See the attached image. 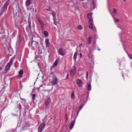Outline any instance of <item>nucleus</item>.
Masks as SVG:
<instances>
[{"mask_svg": "<svg viewBox=\"0 0 132 132\" xmlns=\"http://www.w3.org/2000/svg\"><path fill=\"white\" fill-rule=\"evenodd\" d=\"M92 15L91 14H88L87 15V18L89 20V22L90 23L89 28L93 30L95 29V27L93 23V19H92Z\"/></svg>", "mask_w": 132, "mask_h": 132, "instance_id": "f257e3e1", "label": "nucleus"}, {"mask_svg": "<svg viewBox=\"0 0 132 132\" xmlns=\"http://www.w3.org/2000/svg\"><path fill=\"white\" fill-rule=\"evenodd\" d=\"M14 58L13 57H12L10 61V62L8 63L7 64L5 68V71H8L10 69V67L11 66L13 62V61L14 59Z\"/></svg>", "mask_w": 132, "mask_h": 132, "instance_id": "f03ea898", "label": "nucleus"}, {"mask_svg": "<svg viewBox=\"0 0 132 132\" xmlns=\"http://www.w3.org/2000/svg\"><path fill=\"white\" fill-rule=\"evenodd\" d=\"M45 126V125L44 123L41 124L38 128V132H42Z\"/></svg>", "mask_w": 132, "mask_h": 132, "instance_id": "7ed1b4c3", "label": "nucleus"}, {"mask_svg": "<svg viewBox=\"0 0 132 132\" xmlns=\"http://www.w3.org/2000/svg\"><path fill=\"white\" fill-rule=\"evenodd\" d=\"M37 19L38 20V21L39 22L41 27L42 28H43L44 26V22L41 18L39 17H37Z\"/></svg>", "mask_w": 132, "mask_h": 132, "instance_id": "20e7f679", "label": "nucleus"}, {"mask_svg": "<svg viewBox=\"0 0 132 132\" xmlns=\"http://www.w3.org/2000/svg\"><path fill=\"white\" fill-rule=\"evenodd\" d=\"M57 82V80L56 76L54 77L52 79L51 83L52 85H54L56 84Z\"/></svg>", "mask_w": 132, "mask_h": 132, "instance_id": "39448f33", "label": "nucleus"}, {"mask_svg": "<svg viewBox=\"0 0 132 132\" xmlns=\"http://www.w3.org/2000/svg\"><path fill=\"white\" fill-rule=\"evenodd\" d=\"M77 85L79 87H82V81L80 79H78L76 81Z\"/></svg>", "mask_w": 132, "mask_h": 132, "instance_id": "423d86ee", "label": "nucleus"}, {"mask_svg": "<svg viewBox=\"0 0 132 132\" xmlns=\"http://www.w3.org/2000/svg\"><path fill=\"white\" fill-rule=\"evenodd\" d=\"M76 119V118H75V119L72 121L71 123L70 126L69 127V128L71 129H72L74 126L75 123Z\"/></svg>", "mask_w": 132, "mask_h": 132, "instance_id": "0eeeda50", "label": "nucleus"}, {"mask_svg": "<svg viewBox=\"0 0 132 132\" xmlns=\"http://www.w3.org/2000/svg\"><path fill=\"white\" fill-rule=\"evenodd\" d=\"M74 67L75 69V70L72 69L71 71L70 75L72 76H74L75 75L76 70V68L75 66H74Z\"/></svg>", "mask_w": 132, "mask_h": 132, "instance_id": "6e6552de", "label": "nucleus"}, {"mask_svg": "<svg viewBox=\"0 0 132 132\" xmlns=\"http://www.w3.org/2000/svg\"><path fill=\"white\" fill-rule=\"evenodd\" d=\"M58 52L59 54L62 56H63L64 55V53L63 52V50L61 48H60L58 50Z\"/></svg>", "mask_w": 132, "mask_h": 132, "instance_id": "1a4fd4ad", "label": "nucleus"}, {"mask_svg": "<svg viewBox=\"0 0 132 132\" xmlns=\"http://www.w3.org/2000/svg\"><path fill=\"white\" fill-rule=\"evenodd\" d=\"M46 46V47H48L49 46V39H46L45 40Z\"/></svg>", "mask_w": 132, "mask_h": 132, "instance_id": "9d476101", "label": "nucleus"}, {"mask_svg": "<svg viewBox=\"0 0 132 132\" xmlns=\"http://www.w3.org/2000/svg\"><path fill=\"white\" fill-rule=\"evenodd\" d=\"M51 100L50 98H48L46 101L45 103V104L46 106H47L51 102Z\"/></svg>", "mask_w": 132, "mask_h": 132, "instance_id": "9b49d317", "label": "nucleus"}, {"mask_svg": "<svg viewBox=\"0 0 132 132\" xmlns=\"http://www.w3.org/2000/svg\"><path fill=\"white\" fill-rule=\"evenodd\" d=\"M30 0H26V5L28 6L30 4Z\"/></svg>", "mask_w": 132, "mask_h": 132, "instance_id": "f8f14e48", "label": "nucleus"}, {"mask_svg": "<svg viewBox=\"0 0 132 132\" xmlns=\"http://www.w3.org/2000/svg\"><path fill=\"white\" fill-rule=\"evenodd\" d=\"M87 89L89 90H90L91 89V86L90 84H87Z\"/></svg>", "mask_w": 132, "mask_h": 132, "instance_id": "ddd939ff", "label": "nucleus"}, {"mask_svg": "<svg viewBox=\"0 0 132 132\" xmlns=\"http://www.w3.org/2000/svg\"><path fill=\"white\" fill-rule=\"evenodd\" d=\"M26 29L27 31L29 32L31 30V27L27 26L26 28Z\"/></svg>", "mask_w": 132, "mask_h": 132, "instance_id": "4468645a", "label": "nucleus"}, {"mask_svg": "<svg viewBox=\"0 0 132 132\" xmlns=\"http://www.w3.org/2000/svg\"><path fill=\"white\" fill-rule=\"evenodd\" d=\"M92 38V37L91 36H89L88 38V43L90 44L91 42V39Z\"/></svg>", "mask_w": 132, "mask_h": 132, "instance_id": "2eb2a0df", "label": "nucleus"}, {"mask_svg": "<svg viewBox=\"0 0 132 132\" xmlns=\"http://www.w3.org/2000/svg\"><path fill=\"white\" fill-rule=\"evenodd\" d=\"M51 14L53 17V19H56V13L55 12L53 11L52 13Z\"/></svg>", "mask_w": 132, "mask_h": 132, "instance_id": "dca6fc26", "label": "nucleus"}, {"mask_svg": "<svg viewBox=\"0 0 132 132\" xmlns=\"http://www.w3.org/2000/svg\"><path fill=\"white\" fill-rule=\"evenodd\" d=\"M23 73V71L22 70H20L19 71V77H21L22 76V75Z\"/></svg>", "mask_w": 132, "mask_h": 132, "instance_id": "f3484780", "label": "nucleus"}, {"mask_svg": "<svg viewBox=\"0 0 132 132\" xmlns=\"http://www.w3.org/2000/svg\"><path fill=\"white\" fill-rule=\"evenodd\" d=\"M77 53L76 52L75 53L74 55L73 56V59L75 61L76 60V58H77Z\"/></svg>", "mask_w": 132, "mask_h": 132, "instance_id": "a211bd4d", "label": "nucleus"}, {"mask_svg": "<svg viewBox=\"0 0 132 132\" xmlns=\"http://www.w3.org/2000/svg\"><path fill=\"white\" fill-rule=\"evenodd\" d=\"M43 34L46 36H47L48 35V32L46 31H44Z\"/></svg>", "mask_w": 132, "mask_h": 132, "instance_id": "6ab92c4d", "label": "nucleus"}, {"mask_svg": "<svg viewBox=\"0 0 132 132\" xmlns=\"http://www.w3.org/2000/svg\"><path fill=\"white\" fill-rule=\"evenodd\" d=\"M31 20H30L29 19V20L28 21V26H29L31 27Z\"/></svg>", "mask_w": 132, "mask_h": 132, "instance_id": "aec40b11", "label": "nucleus"}, {"mask_svg": "<svg viewBox=\"0 0 132 132\" xmlns=\"http://www.w3.org/2000/svg\"><path fill=\"white\" fill-rule=\"evenodd\" d=\"M74 92H72L71 95V98L72 99H73L74 97Z\"/></svg>", "mask_w": 132, "mask_h": 132, "instance_id": "412c9836", "label": "nucleus"}, {"mask_svg": "<svg viewBox=\"0 0 132 132\" xmlns=\"http://www.w3.org/2000/svg\"><path fill=\"white\" fill-rule=\"evenodd\" d=\"M53 23L55 25H57V22L56 21V19H53Z\"/></svg>", "mask_w": 132, "mask_h": 132, "instance_id": "4be33fe9", "label": "nucleus"}, {"mask_svg": "<svg viewBox=\"0 0 132 132\" xmlns=\"http://www.w3.org/2000/svg\"><path fill=\"white\" fill-rule=\"evenodd\" d=\"M113 12L114 14H116L117 13V10L115 9L114 8L113 9Z\"/></svg>", "mask_w": 132, "mask_h": 132, "instance_id": "5701e85b", "label": "nucleus"}, {"mask_svg": "<svg viewBox=\"0 0 132 132\" xmlns=\"http://www.w3.org/2000/svg\"><path fill=\"white\" fill-rule=\"evenodd\" d=\"M36 96L35 94H34L32 95V100L34 101L35 99V98Z\"/></svg>", "mask_w": 132, "mask_h": 132, "instance_id": "b1692460", "label": "nucleus"}, {"mask_svg": "<svg viewBox=\"0 0 132 132\" xmlns=\"http://www.w3.org/2000/svg\"><path fill=\"white\" fill-rule=\"evenodd\" d=\"M78 28L79 30H81L82 29V27L80 25H78Z\"/></svg>", "mask_w": 132, "mask_h": 132, "instance_id": "393cba45", "label": "nucleus"}, {"mask_svg": "<svg viewBox=\"0 0 132 132\" xmlns=\"http://www.w3.org/2000/svg\"><path fill=\"white\" fill-rule=\"evenodd\" d=\"M57 63L56 62H54L53 65V67H54L56 66L57 65Z\"/></svg>", "mask_w": 132, "mask_h": 132, "instance_id": "a878e982", "label": "nucleus"}, {"mask_svg": "<svg viewBox=\"0 0 132 132\" xmlns=\"http://www.w3.org/2000/svg\"><path fill=\"white\" fill-rule=\"evenodd\" d=\"M65 118L66 121H67L68 120V117H67V114H66L65 115Z\"/></svg>", "mask_w": 132, "mask_h": 132, "instance_id": "bb28decb", "label": "nucleus"}, {"mask_svg": "<svg viewBox=\"0 0 132 132\" xmlns=\"http://www.w3.org/2000/svg\"><path fill=\"white\" fill-rule=\"evenodd\" d=\"M115 23H116L117 22L119 21V20L118 19H114Z\"/></svg>", "mask_w": 132, "mask_h": 132, "instance_id": "cd10ccee", "label": "nucleus"}, {"mask_svg": "<svg viewBox=\"0 0 132 132\" xmlns=\"http://www.w3.org/2000/svg\"><path fill=\"white\" fill-rule=\"evenodd\" d=\"M6 7H3L2 8V9H3L4 10V11H6Z\"/></svg>", "mask_w": 132, "mask_h": 132, "instance_id": "c85d7f7f", "label": "nucleus"}, {"mask_svg": "<svg viewBox=\"0 0 132 132\" xmlns=\"http://www.w3.org/2000/svg\"><path fill=\"white\" fill-rule=\"evenodd\" d=\"M88 72H87L86 73V79H88Z\"/></svg>", "mask_w": 132, "mask_h": 132, "instance_id": "c756f323", "label": "nucleus"}, {"mask_svg": "<svg viewBox=\"0 0 132 132\" xmlns=\"http://www.w3.org/2000/svg\"><path fill=\"white\" fill-rule=\"evenodd\" d=\"M92 4H93V5H94V6L95 5V1H93V2H92Z\"/></svg>", "mask_w": 132, "mask_h": 132, "instance_id": "7c9ffc66", "label": "nucleus"}, {"mask_svg": "<svg viewBox=\"0 0 132 132\" xmlns=\"http://www.w3.org/2000/svg\"><path fill=\"white\" fill-rule=\"evenodd\" d=\"M68 77H69V75L68 74L67 75L66 78L65 79L67 80V79H68Z\"/></svg>", "mask_w": 132, "mask_h": 132, "instance_id": "2f4dec72", "label": "nucleus"}, {"mask_svg": "<svg viewBox=\"0 0 132 132\" xmlns=\"http://www.w3.org/2000/svg\"><path fill=\"white\" fill-rule=\"evenodd\" d=\"M83 107V105H82L79 108V110L80 111L82 109Z\"/></svg>", "mask_w": 132, "mask_h": 132, "instance_id": "473e14b6", "label": "nucleus"}, {"mask_svg": "<svg viewBox=\"0 0 132 132\" xmlns=\"http://www.w3.org/2000/svg\"><path fill=\"white\" fill-rule=\"evenodd\" d=\"M20 99L21 100H23L24 102H26V100L24 99L21 98Z\"/></svg>", "mask_w": 132, "mask_h": 132, "instance_id": "72a5a7b5", "label": "nucleus"}, {"mask_svg": "<svg viewBox=\"0 0 132 132\" xmlns=\"http://www.w3.org/2000/svg\"><path fill=\"white\" fill-rule=\"evenodd\" d=\"M20 99L21 100H23L24 102H26V100L24 99L21 98Z\"/></svg>", "mask_w": 132, "mask_h": 132, "instance_id": "f704fd0d", "label": "nucleus"}, {"mask_svg": "<svg viewBox=\"0 0 132 132\" xmlns=\"http://www.w3.org/2000/svg\"><path fill=\"white\" fill-rule=\"evenodd\" d=\"M20 99L21 100H23L24 102H26V100L24 99L21 98Z\"/></svg>", "mask_w": 132, "mask_h": 132, "instance_id": "c9c22d12", "label": "nucleus"}, {"mask_svg": "<svg viewBox=\"0 0 132 132\" xmlns=\"http://www.w3.org/2000/svg\"><path fill=\"white\" fill-rule=\"evenodd\" d=\"M129 57L131 59H132V55H130L129 56Z\"/></svg>", "mask_w": 132, "mask_h": 132, "instance_id": "e433bc0d", "label": "nucleus"}, {"mask_svg": "<svg viewBox=\"0 0 132 132\" xmlns=\"http://www.w3.org/2000/svg\"><path fill=\"white\" fill-rule=\"evenodd\" d=\"M59 59H57L55 61V62H56V63H57L59 60Z\"/></svg>", "mask_w": 132, "mask_h": 132, "instance_id": "4c0bfd02", "label": "nucleus"}, {"mask_svg": "<svg viewBox=\"0 0 132 132\" xmlns=\"http://www.w3.org/2000/svg\"><path fill=\"white\" fill-rule=\"evenodd\" d=\"M80 110H79L77 112V116H78V115L79 114V112H80Z\"/></svg>", "mask_w": 132, "mask_h": 132, "instance_id": "58836bf2", "label": "nucleus"}, {"mask_svg": "<svg viewBox=\"0 0 132 132\" xmlns=\"http://www.w3.org/2000/svg\"><path fill=\"white\" fill-rule=\"evenodd\" d=\"M32 42H35V43H36V44H38V42H36V41H32Z\"/></svg>", "mask_w": 132, "mask_h": 132, "instance_id": "ea45409f", "label": "nucleus"}, {"mask_svg": "<svg viewBox=\"0 0 132 132\" xmlns=\"http://www.w3.org/2000/svg\"><path fill=\"white\" fill-rule=\"evenodd\" d=\"M80 57H81L82 56V54H81V53H80Z\"/></svg>", "mask_w": 132, "mask_h": 132, "instance_id": "a19ab883", "label": "nucleus"}, {"mask_svg": "<svg viewBox=\"0 0 132 132\" xmlns=\"http://www.w3.org/2000/svg\"><path fill=\"white\" fill-rule=\"evenodd\" d=\"M47 11H50V9H47Z\"/></svg>", "mask_w": 132, "mask_h": 132, "instance_id": "79ce46f5", "label": "nucleus"}, {"mask_svg": "<svg viewBox=\"0 0 132 132\" xmlns=\"http://www.w3.org/2000/svg\"><path fill=\"white\" fill-rule=\"evenodd\" d=\"M2 68L1 67V66H0V70H1L2 69Z\"/></svg>", "mask_w": 132, "mask_h": 132, "instance_id": "37998d69", "label": "nucleus"}, {"mask_svg": "<svg viewBox=\"0 0 132 132\" xmlns=\"http://www.w3.org/2000/svg\"><path fill=\"white\" fill-rule=\"evenodd\" d=\"M85 0H80V2L82 1H84Z\"/></svg>", "mask_w": 132, "mask_h": 132, "instance_id": "c03bdc74", "label": "nucleus"}, {"mask_svg": "<svg viewBox=\"0 0 132 132\" xmlns=\"http://www.w3.org/2000/svg\"><path fill=\"white\" fill-rule=\"evenodd\" d=\"M122 1H126V0H122Z\"/></svg>", "mask_w": 132, "mask_h": 132, "instance_id": "a18cd8bd", "label": "nucleus"}, {"mask_svg": "<svg viewBox=\"0 0 132 132\" xmlns=\"http://www.w3.org/2000/svg\"><path fill=\"white\" fill-rule=\"evenodd\" d=\"M15 67H16V65H15Z\"/></svg>", "mask_w": 132, "mask_h": 132, "instance_id": "49530a36", "label": "nucleus"}, {"mask_svg": "<svg viewBox=\"0 0 132 132\" xmlns=\"http://www.w3.org/2000/svg\"><path fill=\"white\" fill-rule=\"evenodd\" d=\"M98 50H100V49H98Z\"/></svg>", "mask_w": 132, "mask_h": 132, "instance_id": "de8ad7c7", "label": "nucleus"}]
</instances>
